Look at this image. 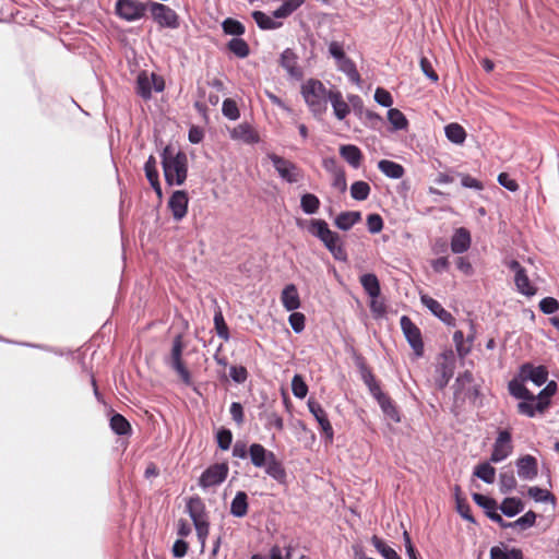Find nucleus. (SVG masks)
<instances>
[{
    "label": "nucleus",
    "instance_id": "f257e3e1",
    "mask_svg": "<svg viewBox=\"0 0 559 559\" xmlns=\"http://www.w3.org/2000/svg\"><path fill=\"white\" fill-rule=\"evenodd\" d=\"M249 456L253 466L264 468V472L272 479L281 485L287 483V473L282 462L277 460L274 452L265 449L260 443H252L249 447Z\"/></svg>",
    "mask_w": 559,
    "mask_h": 559
},
{
    "label": "nucleus",
    "instance_id": "f03ea898",
    "mask_svg": "<svg viewBox=\"0 0 559 559\" xmlns=\"http://www.w3.org/2000/svg\"><path fill=\"white\" fill-rule=\"evenodd\" d=\"M162 166L168 186H181L188 175V157L185 152L174 150L168 145L162 152Z\"/></svg>",
    "mask_w": 559,
    "mask_h": 559
},
{
    "label": "nucleus",
    "instance_id": "7ed1b4c3",
    "mask_svg": "<svg viewBox=\"0 0 559 559\" xmlns=\"http://www.w3.org/2000/svg\"><path fill=\"white\" fill-rule=\"evenodd\" d=\"M308 231L324 245L335 260L341 262L347 261L348 255L343 246L341 236L331 230L324 219H311Z\"/></svg>",
    "mask_w": 559,
    "mask_h": 559
},
{
    "label": "nucleus",
    "instance_id": "20e7f679",
    "mask_svg": "<svg viewBox=\"0 0 559 559\" xmlns=\"http://www.w3.org/2000/svg\"><path fill=\"white\" fill-rule=\"evenodd\" d=\"M333 92L317 79H309L301 85V95L314 116H320L326 111L328 102Z\"/></svg>",
    "mask_w": 559,
    "mask_h": 559
},
{
    "label": "nucleus",
    "instance_id": "39448f33",
    "mask_svg": "<svg viewBox=\"0 0 559 559\" xmlns=\"http://www.w3.org/2000/svg\"><path fill=\"white\" fill-rule=\"evenodd\" d=\"M186 512L193 522L198 540L204 548L210 532L209 514L204 501L198 495L191 496L186 501Z\"/></svg>",
    "mask_w": 559,
    "mask_h": 559
},
{
    "label": "nucleus",
    "instance_id": "423d86ee",
    "mask_svg": "<svg viewBox=\"0 0 559 559\" xmlns=\"http://www.w3.org/2000/svg\"><path fill=\"white\" fill-rule=\"evenodd\" d=\"M329 53L335 59L337 70L343 72L352 83L359 85V72L355 62L346 56L343 44L335 40L331 41L329 44Z\"/></svg>",
    "mask_w": 559,
    "mask_h": 559
},
{
    "label": "nucleus",
    "instance_id": "0eeeda50",
    "mask_svg": "<svg viewBox=\"0 0 559 559\" xmlns=\"http://www.w3.org/2000/svg\"><path fill=\"white\" fill-rule=\"evenodd\" d=\"M183 340L182 335L178 334L173 340V346L169 358L166 360V364L170 366L180 377L181 381L186 385L192 384V377L190 371L187 369L182 361V352H183Z\"/></svg>",
    "mask_w": 559,
    "mask_h": 559
},
{
    "label": "nucleus",
    "instance_id": "6e6552de",
    "mask_svg": "<svg viewBox=\"0 0 559 559\" xmlns=\"http://www.w3.org/2000/svg\"><path fill=\"white\" fill-rule=\"evenodd\" d=\"M148 11L151 12L154 22L162 28L176 29L180 25L179 15L168 5L148 1Z\"/></svg>",
    "mask_w": 559,
    "mask_h": 559
},
{
    "label": "nucleus",
    "instance_id": "1a4fd4ad",
    "mask_svg": "<svg viewBox=\"0 0 559 559\" xmlns=\"http://www.w3.org/2000/svg\"><path fill=\"white\" fill-rule=\"evenodd\" d=\"M148 10V2L143 3L139 0H117L115 13L121 20L134 22L142 19Z\"/></svg>",
    "mask_w": 559,
    "mask_h": 559
},
{
    "label": "nucleus",
    "instance_id": "9d476101",
    "mask_svg": "<svg viewBox=\"0 0 559 559\" xmlns=\"http://www.w3.org/2000/svg\"><path fill=\"white\" fill-rule=\"evenodd\" d=\"M354 362L357 367L360 378L362 382L366 384V386L369 390V393L371 396L378 402L382 399V396H386L382 390L380 383L377 381L374 374L372 373V370L368 367L366 359L364 356L359 354L354 355Z\"/></svg>",
    "mask_w": 559,
    "mask_h": 559
},
{
    "label": "nucleus",
    "instance_id": "9b49d317",
    "mask_svg": "<svg viewBox=\"0 0 559 559\" xmlns=\"http://www.w3.org/2000/svg\"><path fill=\"white\" fill-rule=\"evenodd\" d=\"M269 159L284 181L288 183H296L302 179V170L295 163L276 154H270Z\"/></svg>",
    "mask_w": 559,
    "mask_h": 559
},
{
    "label": "nucleus",
    "instance_id": "f8f14e48",
    "mask_svg": "<svg viewBox=\"0 0 559 559\" xmlns=\"http://www.w3.org/2000/svg\"><path fill=\"white\" fill-rule=\"evenodd\" d=\"M401 329L409 346L417 357L424 354V342L419 328L407 316H402L400 320Z\"/></svg>",
    "mask_w": 559,
    "mask_h": 559
},
{
    "label": "nucleus",
    "instance_id": "ddd939ff",
    "mask_svg": "<svg viewBox=\"0 0 559 559\" xmlns=\"http://www.w3.org/2000/svg\"><path fill=\"white\" fill-rule=\"evenodd\" d=\"M229 467L227 463H215L210 465L200 476L199 486L203 489L215 487L225 481Z\"/></svg>",
    "mask_w": 559,
    "mask_h": 559
},
{
    "label": "nucleus",
    "instance_id": "4468645a",
    "mask_svg": "<svg viewBox=\"0 0 559 559\" xmlns=\"http://www.w3.org/2000/svg\"><path fill=\"white\" fill-rule=\"evenodd\" d=\"M307 406L309 412L313 415L317 423L319 424L324 441L326 443H332L334 439V430L324 408L313 399L308 400Z\"/></svg>",
    "mask_w": 559,
    "mask_h": 559
},
{
    "label": "nucleus",
    "instance_id": "2eb2a0df",
    "mask_svg": "<svg viewBox=\"0 0 559 559\" xmlns=\"http://www.w3.org/2000/svg\"><path fill=\"white\" fill-rule=\"evenodd\" d=\"M507 266L514 273V283L518 290L525 296L535 295L536 288L531 284L526 270L521 263L516 260H511L507 263Z\"/></svg>",
    "mask_w": 559,
    "mask_h": 559
},
{
    "label": "nucleus",
    "instance_id": "dca6fc26",
    "mask_svg": "<svg viewBox=\"0 0 559 559\" xmlns=\"http://www.w3.org/2000/svg\"><path fill=\"white\" fill-rule=\"evenodd\" d=\"M519 377L522 378V381H531L535 385L540 386L547 383L548 369L543 365L534 366L531 362H525L520 366Z\"/></svg>",
    "mask_w": 559,
    "mask_h": 559
},
{
    "label": "nucleus",
    "instance_id": "f3484780",
    "mask_svg": "<svg viewBox=\"0 0 559 559\" xmlns=\"http://www.w3.org/2000/svg\"><path fill=\"white\" fill-rule=\"evenodd\" d=\"M512 437L510 431L500 430L493 443L490 461L499 463L506 460L512 452Z\"/></svg>",
    "mask_w": 559,
    "mask_h": 559
},
{
    "label": "nucleus",
    "instance_id": "a211bd4d",
    "mask_svg": "<svg viewBox=\"0 0 559 559\" xmlns=\"http://www.w3.org/2000/svg\"><path fill=\"white\" fill-rule=\"evenodd\" d=\"M189 198L186 191H175L168 201V207L171 211L175 221H181L188 212Z\"/></svg>",
    "mask_w": 559,
    "mask_h": 559
},
{
    "label": "nucleus",
    "instance_id": "6ab92c4d",
    "mask_svg": "<svg viewBox=\"0 0 559 559\" xmlns=\"http://www.w3.org/2000/svg\"><path fill=\"white\" fill-rule=\"evenodd\" d=\"M516 472L521 479L533 480L538 474V463L535 456L526 454L515 462Z\"/></svg>",
    "mask_w": 559,
    "mask_h": 559
},
{
    "label": "nucleus",
    "instance_id": "aec40b11",
    "mask_svg": "<svg viewBox=\"0 0 559 559\" xmlns=\"http://www.w3.org/2000/svg\"><path fill=\"white\" fill-rule=\"evenodd\" d=\"M420 301L425 307H427L431 311L433 316H436L444 324H455L454 317L448 310H445L438 300L429 297L428 295H421Z\"/></svg>",
    "mask_w": 559,
    "mask_h": 559
},
{
    "label": "nucleus",
    "instance_id": "412c9836",
    "mask_svg": "<svg viewBox=\"0 0 559 559\" xmlns=\"http://www.w3.org/2000/svg\"><path fill=\"white\" fill-rule=\"evenodd\" d=\"M280 64L287 71L288 75L295 80H301L302 69L298 66V57L294 50L287 48L281 53Z\"/></svg>",
    "mask_w": 559,
    "mask_h": 559
},
{
    "label": "nucleus",
    "instance_id": "4be33fe9",
    "mask_svg": "<svg viewBox=\"0 0 559 559\" xmlns=\"http://www.w3.org/2000/svg\"><path fill=\"white\" fill-rule=\"evenodd\" d=\"M471 242L472 239L469 231L464 227H460L454 230L451 237V251L455 254L464 253L469 249Z\"/></svg>",
    "mask_w": 559,
    "mask_h": 559
},
{
    "label": "nucleus",
    "instance_id": "5701e85b",
    "mask_svg": "<svg viewBox=\"0 0 559 559\" xmlns=\"http://www.w3.org/2000/svg\"><path fill=\"white\" fill-rule=\"evenodd\" d=\"M341 157L353 168L357 169L361 166L362 152L354 144H343L340 146Z\"/></svg>",
    "mask_w": 559,
    "mask_h": 559
},
{
    "label": "nucleus",
    "instance_id": "b1692460",
    "mask_svg": "<svg viewBox=\"0 0 559 559\" xmlns=\"http://www.w3.org/2000/svg\"><path fill=\"white\" fill-rule=\"evenodd\" d=\"M558 385L556 381H548L543 390L539 391L537 395H535L536 400V409L539 413H544L550 406V399L557 392Z\"/></svg>",
    "mask_w": 559,
    "mask_h": 559
},
{
    "label": "nucleus",
    "instance_id": "393cba45",
    "mask_svg": "<svg viewBox=\"0 0 559 559\" xmlns=\"http://www.w3.org/2000/svg\"><path fill=\"white\" fill-rule=\"evenodd\" d=\"M524 382L519 376L509 381L508 390L510 395L519 400L535 402V395L524 385Z\"/></svg>",
    "mask_w": 559,
    "mask_h": 559
},
{
    "label": "nucleus",
    "instance_id": "a878e982",
    "mask_svg": "<svg viewBox=\"0 0 559 559\" xmlns=\"http://www.w3.org/2000/svg\"><path fill=\"white\" fill-rule=\"evenodd\" d=\"M281 301L287 311H295L300 307L299 294L294 284H288L284 287Z\"/></svg>",
    "mask_w": 559,
    "mask_h": 559
},
{
    "label": "nucleus",
    "instance_id": "bb28decb",
    "mask_svg": "<svg viewBox=\"0 0 559 559\" xmlns=\"http://www.w3.org/2000/svg\"><path fill=\"white\" fill-rule=\"evenodd\" d=\"M233 140H239L247 144H254L259 141V135L248 123H241L230 131Z\"/></svg>",
    "mask_w": 559,
    "mask_h": 559
},
{
    "label": "nucleus",
    "instance_id": "cd10ccee",
    "mask_svg": "<svg viewBox=\"0 0 559 559\" xmlns=\"http://www.w3.org/2000/svg\"><path fill=\"white\" fill-rule=\"evenodd\" d=\"M524 502L518 497H507L499 506V510L507 518H513L524 510Z\"/></svg>",
    "mask_w": 559,
    "mask_h": 559
},
{
    "label": "nucleus",
    "instance_id": "c85d7f7f",
    "mask_svg": "<svg viewBox=\"0 0 559 559\" xmlns=\"http://www.w3.org/2000/svg\"><path fill=\"white\" fill-rule=\"evenodd\" d=\"M360 284L365 290V293L370 298H378L381 294V287L380 282L376 274L373 273H366L362 274L359 278Z\"/></svg>",
    "mask_w": 559,
    "mask_h": 559
},
{
    "label": "nucleus",
    "instance_id": "c756f323",
    "mask_svg": "<svg viewBox=\"0 0 559 559\" xmlns=\"http://www.w3.org/2000/svg\"><path fill=\"white\" fill-rule=\"evenodd\" d=\"M329 102L332 105L334 116L338 120H344L349 114V105L343 99V95L340 91H334Z\"/></svg>",
    "mask_w": 559,
    "mask_h": 559
},
{
    "label": "nucleus",
    "instance_id": "7c9ffc66",
    "mask_svg": "<svg viewBox=\"0 0 559 559\" xmlns=\"http://www.w3.org/2000/svg\"><path fill=\"white\" fill-rule=\"evenodd\" d=\"M248 496L245 491H237L231 503L230 513L235 518H243L248 513Z\"/></svg>",
    "mask_w": 559,
    "mask_h": 559
},
{
    "label": "nucleus",
    "instance_id": "2f4dec72",
    "mask_svg": "<svg viewBox=\"0 0 559 559\" xmlns=\"http://www.w3.org/2000/svg\"><path fill=\"white\" fill-rule=\"evenodd\" d=\"M379 170L391 179H400L404 176V167L393 160L381 159L378 163Z\"/></svg>",
    "mask_w": 559,
    "mask_h": 559
},
{
    "label": "nucleus",
    "instance_id": "473e14b6",
    "mask_svg": "<svg viewBox=\"0 0 559 559\" xmlns=\"http://www.w3.org/2000/svg\"><path fill=\"white\" fill-rule=\"evenodd\" d=\"M361 218L360 212L348 211L338 214L334 221L335 226L341 230H349Z\"/></svg>",
    "mask_w": 559,
    "mask_h": 559
},
{
    "label": "nucleus",
    "instance_id": "72a5a7b5",
    "mask_svg": "<svg viewBox=\"0 0 559 559\" xmlns=\"http://www.w3.org/2000/svg\"><path fill=\"white\" fill-rule=\"evenodd\" d=\"M472 498L474 502L484 510L485 514L489 519H491L492 514L498 512L497 510L499 509V506L493 498L478 492H474Z\"/></svg>",
    "mask_w": 559,
    "mask_h": 559
},
{
    "label": "nucleus",
    "instance_id": "f704fd0d",
    "mask_svg": "<svg viewBox=\"0 0 559 559\" xmlns=\"http://www.w3.org/2000/svg\"><path fill=\"white\" fill-rule=\"evenodd\" d=\"M214 305L216 307L215 313H214V326L216 334L219 338L227 342L230 337L228 326L225 322L223 312L221 307L217 305V301L214 300Z\"/></svg>",
    "mask_w": 559,
    "mask_h": 559
},
{
    "label": "nucleus",
    "instance_id": "c9c22d12",
    "mask_svg": "<svg viewBox=\"0 0 559 559\" xmlns=\"http://www.w3.org/2000/svg\"><path fill=\"white\" fill-rule=\"evenodd\" d=\"M444 133L447 139L454 144H462L466 139L465 129L456 122L445 126Z\"/></svg>",
    "mask_w": 559,
    "mask_h": 559
},
{
    "label": "nucleus",
    "instance_id": "e433bc0d",
    "mask_svg": "<svg viewBox=\"0 0 559 559\" xmlns=\"http://www.w3.org/2000/svg\"><path fill=\"white\" fill-rule=\"evenodd\" d=\"M388 120L392 126L393 131L406 130L408 120L406 116L397 108H390L386 114Z\"/></svg>",
    "mask_w": 559,
    "mask_h": 559
},
{
    "label": "nucleus",
    "instance_id": "4c0bfd02",
    "mask_svg": "<svg viewBox=\"0 0 559 559\" xmlns=\"http://www.w3.org/2000/svg\"><path fill=\"white\" fill-rule=\"evenodd\" d=\"M110 428L118 436H128L131 433V425L121 414H114L110 418Z\"/></svg>",
    "mask_w": 559,
    "mask_h": 559
},
{
    "label": "nucleus",
    "instance_id": "58836bf2",
    "mask_svg": "<svg viewBox=\"0 0 559 559\" xmlns=\"http://www.w3.org/2000/svg\"><path fill=\"white\" fill-rule=\"evenodd\" d=\"M436 372L438 374L436 378V385L438 389L443 390L453 377V368L451 365L442 362L437 366Z\"/></svg>",
    "mask_w": 559,
    "mask_h": 559
},
{
    "label": "nucleus",
    "instance_id": "ea45409f",
    "mask_svg": "<svg viewBox=\"0 0 559 559\" xmlns=\"http://www.w3.org/2000/svg\"><path fill=\"white\" fill-rule=\"evenodd\" d=\"M306 0H285L274 12L276 19H285L299 9Z\"/></svg>",
    "mask_w": 559,
    "mask_h": 559
},
{
    "label": "nucleus",
    "instance_id": "a19ab883",
    "mask_svg": "<svg viewBox=\"0 0 559 559\" xmlns=\"http://www.w3.org/2000/svg\"><path fill=\"white\" fill-rule=\"evenodd\" d=\"M136 94L147 100L152 97L151 76L146 72H141L136 78Z\"/></svg>",
    "mask_w": 559,
    "mask_h": 559
},
{
    "label": "nucleus",
    "instance_id": "79ce46f5",
    "mask_svg": "<svg viewBox=\"0 0 559 559\" xmlns=\"http://www.w3.org/2000/svg\"><path fill=\"white\" fill-rule=\"evenodd\" d=\"M453 341L455 344V349L457 355L461 358H464L471 352V343L474 341V336L471 335L467 340H464V333L460 330L455 331L453 334Z\"/></svg>",
    "mask_w": 559,
    "mask_h": 559
},
{
    "label": "nucleus",
    "instance_id": "37998d69",
    "mask_svg": "<svg viewBox=\"0 0 559 559\" xmlns=\"http://www.w3.org/2000/svg\"><path fill=\"white\" fill-rule=\"evenodd\" d=\"M378 404L385 416L394 423L401 421L400 412L389 395L382 396V399L378 401Z\"/></svg>",
    "mask_w": 559,
    "mask_h": 559
},
{
    "label": "nucleus",
    "instance_id": "c03bdc74",
    "mask_svg": "<svg viewBox=\"0 0 559 559\" xmlns=\"http://www.w3.org/2000/svg\"><path fill=\"white\" fill-rule=\"evenodd\" d=\"M473 474L486 484H493L496 479V468L488 462L478 464Z\"/></svg>",
    "mask_w": 559,
    "mask_h": 559
},
{
    "label": "nucleus",
    "instance_id": "a18cd8bd",
    "mask_svg": "<svg viewBox=\"0 0 559 559\" xmlns=\"http://www.w3.org/2000/svg\"><path fill=\"white\" fill-rule=\"evenodd\" d=\"M227 48L238 58H246L250 53L247 41L240 37H234L227 43Z\"/></svg>",
    "mask_w": 559,
    "mask_h": 559
},
{
    "label": "nucleus",
    "instance_id": "49530a36",
    "mask_svg": "<svg viewBox=\"0 0 559 559\" xmlns=\"http://www.w3.org/2000/svg\"><path fill=\"white\" fill-rule=\"evenodd\" d=\"M251 15L258 27L261 29H275L282 25L280 22L274 21L272 16L262 11H253Z\"/></svg>",
    "mask_w": 559,
    "mask_h": 559
},
{
    "label": "nucleus",
    "instance_id": "de8ad7c7",
    "mask_svg": "<svg viewBox=\"0 0 559 559\" xmlns=\"http://www.w3.org/2000/svg\"><path fill=\"white\" fill-rule=\"evenodd\" d=\"M300 207L305 214H316L320 207V200L316 194L305 193L300 199Z\"/></svg>",
    "mask_w": 559,
    "mask_h": 559
},
{
    "label": "nucleus",
    "instance_id": "09e8293b",
    "mask_svg": "<svg viewBox=\"0 0 559 559\" xmlns=\"http://www.w3.org/2000/svg\"><path fill=\"white\" fill-rule=\"evenodd\" d=\"M371 188L368 182L358 180L350 186V195L356 201H365L369 198Z\"/></svg>",
    "mask_w": 559,
    "mask_h": 559
},
{
    "label": "nucleus",
    "instance_id": "8fccbe9b",
    "mask_svg": "<svg viewBox=\"0 0 559 559\" xmlns=\"http://www.w3.org/2000/svg\"><path fill=\"white\" fill-rule=\"evenodd\" d=\"M371 544L384 559H401L399 554L378 536H372Z\"/></svg>",
    "mask_w": 559,
    "mask_h": 559
},
{
    "label": "nucleus",
    "instance_id": "3c124183",
    "mask_svg": "<svg viewBox=\"0 0 559 559\" xmlns=\"http://www.w3.org/2000/svg\"><path fill=\"white\" fill-rule=\"evenodd\" d=\"M516 487V479L513 471L501 472L499 474V490L501 493H509Z\"/></svg>",
    "mask_w": 559,
    "mask_h": 559
},
{
    "label": "nucleus",
    "instance_id": "603ef678",
    "mask_svg": "<svg viewBox=\"0 0 559 559\" xmlns=\"http://www.w3.org/2000/svg\"><path fill=\"white\" fill-rule=\"evenodd\" d=\"M222 28L225 34L237 37L243 35L246 31L241 22L231 17H227L223 21Z\"/></svg>",
    "mask_w": 559,
    "mask_h": 559
},
{
    "label": "nucleus",
    "instance_id": "864d4df0",
    "mask_svg": "<svg viewBox=\"0 0 559 559\" xmlns=\"http://www.w3.org/2000/svg\"><path fill=\"white\" fill-rule=\"evenodd\" d=\"M264 428L266 430L276 429L277 431H282L284 429V419L283 417L274 411H267L264 413Z\"/></svg>",
    "mask_w": 559,
    "mask_h": 559
},
{
    "label": "nucleus",
    "instance_id": "5fc2aeb1",
    "mask_svg": "<svg viewBox=\"0 0 559 559\" xmlns=\"http://www.w3.org/2000/svg\"><path fill=\"white\" fill-rule=\"evenodd\" d=\"M292 391L295 397L304 399L308 394V385L301 374L296 373L292 380Z\"/></svg>",
    "mask_w": 559,
    "mask_h": 559
},
{
    "label": "nucleus",
    "instance_id": "6e6d98bb",
    "mask_svg": "<svg viewBox=\"0 0 559 559\" xmlns=\"http://www.w3.org/2000/svg\"><path fill=\"white\" fill-rule=\"evenodd\" d=\"M528 496L534 499L536 502H554L555 496L548 491L547 489H543L539 487H530L527 490Z\"/></svg>",
    "mask_w": 559,
    "mask_h": 559
},
{
    "label": "nucleus",
    "instance_id": "4d7b16f0",
    "mask_svg": "<svg viewBox=\"0 0 559 559\" xmlns=\"http://www.w3.org/2000/svg\"><path fill=\"white\" fill-rule=\"evenodd\" d=\"M223 115L229 120H237L240 117V112L237 103L231 98H226L222 105Z\"/></svg>",
    "mask_w": 559,
    "mask_h": 559
},
{
    "label": "nucleus",
    "instance_id": "13d9d810",
    "mask_svg": "<svg viewBox=\"0 0 559 559\" xmlns=\"http://www.w3.org/2000/svg\"><path fill=\"white\" fill-rule=\"evenodd\" d=\"M362 120L369 128L373 130H379L383 124V118L379 114L369 109L364 110Z\"/></svg>",
    "mask_w": 559,
    "mask_h": 559
},
{
    "label": "nucleus",
    "instance_id": "bf43d9fd",
    "mask_svg": "<svg viewBox=\"0 0 559 559\" xmlns=\"http://www.w3.org/2000/svg\"><path fill=\"white\" fill-rule=\"evenodd\" d=\"M473 381L474 377L469 370H465L463 373H460L455 380L454 396L457 399L462 393V390H465V385L473 383Z\"/></svg>",
    "mask_w": 559,
    "mask_h": 559
},
{
    "label": "nucleus",
    "instance_id": "052dcab7",
    "mask_svg": "<svg viewBox=\"0 0 559 559\" xmlns=\"http://www.w3.org/2000/svg\"><path fill=\"white\" fill-rule=\"evenodd\" d=\"M536 518V513L530 510L513 522V527H520L523 531L528 530L535 525Z\"/></svg>",
    "mask_w": 559,
    "mask_h": 559
},
{
    "label": "nucleus",
    "instance_id": "680f3d73",
    "mask_svg": "<svg viewBox=\"0 0 559 559\" xmlns=\"http://www.w3.org/2000/svg\"><path fill=\"white\" fill-rule=\"evenodd\" d=\"M229 377L235 383L242 384L247 381L249 373L246 367L233 365L229 367Z\"/></svg>",
    "mask_w": 559,
    "mask_h": 559
},
{
    "label": "nucleus",
    "instance_id": "e2e57ef3",
    "mask_svg": "<svg viewBox=\"0 0 559 559\" xmlns=\"http://www.w3.org/2000/svg\"><path fill=\"white\" fill-rule=\"evenodd\" d=\"M216 441L219 449L226 451L233 442V433L227 428H221L216 433Z\"/></svg>",
    "mask_w": 559,
    "mask_h": 559
},
{
    "label": "nucleus",
    "instance_id": "0e129e2a",
    "mask_svg": "<svg viewBox=\"0 0 559 559\" xmlns=\"http://www.w3.org/2000/svg\"><path fill=\"white\" fill-rule=\"evenodd\" d=\"M456 511L466 521L475 524L476 520L472 514L469 504L456 495Z\"/></svg>",
    "mask_w": 559,
    "mask_h": 559
},
{
    "label": "nucleus",
    "instance_id": "69168bd1",
    "mask_svg": "<svg viewBox=\"0 0 559 559\" xmlns=\"http://www.w3.org/2000/svg\"><path fill=\"white\" fill-rule=\"evenodd\" d=\"M374 100L382 107H385V108H391L392 104H393V97L392 95L390 94V92H388L385 88L383 87H378L374 92Z\"/></svg>",
    "mask_w": 559,
    "mask_h": 559
},
{
    "label": "nucleus",
    "instance_id": "338daca9",
    "mask_svg": "<svg viewBox=\"0 0 559 559\" xmlns=\"http://www.w3.org/2000/svg\"><path fill=\"white\" fill-rule=\"evenodd\" d=\"M559 309V301L554 297H545L539 301V310L545 314H552Z\"/></svg>",
    "mask_w": 559,
    "mask_h": 559
},
{
    "label": "nucleus",
    "instance_id": "774afa93",
    "mask_svg": "<svg viewBox=\"0 0 559 559\" xmlns=\"http://www.w3.org/2000/svg\"><path fill=\"white\" fill-rule=\"evenodd\" d=\"M367 228L371 234H378L383 229V219L379 214H369L367 216Z\"/></svg>",
    "mask_w": 559,
    "mask_h": 559
}]
</instances>
